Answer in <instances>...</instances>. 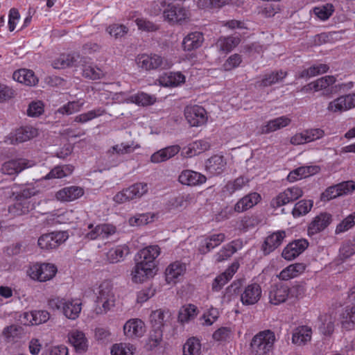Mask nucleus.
I'll return each instance as SVG.
<instances>
[{
	"label": "nucleus",
	"instance_id": "nucleus-1",
	"mask_svg": "<svg viewBox=\"0 0 355 355\" xmlns=\"http://www.w3.org/2000/svg\"><path fill=\"white\" fill-rule=\"evenodd\" d=\"M159 254L160 248L158 245H150L139 251L135 257L137 263L132 271L134 282H142L146 277L153 275L155 260Z\"/></svg>",
	"mask_w": 355,
	"mask_h": 355
},
{
	"label": "nucleus",
	"instance_id": "nucleus-2",
	"mask_svg": "<svg viewBox=\"0 0 355 355\" xmlns=\"http://www.w3.org/2000/svg\"><path fill=\"white\" fill-rule=\"evenodd\" d=\"M49 308L60 311L66 318L75 320L78 318L82 309V303L78 300L55 297L48 301Z\"/></svg>",
	"mask_w": 355,
	"mask_h": 355
},
{
	"label": "nucleus",
	"instance_id": "nucleus-3",
	"mask_svg": "<svg viewBox=\"0 0 355 355\" xmlns=\"http://www.w3.org/2000/svg\"><path fill=\"white\" fill-rule=\"evenodd\" d=\"M135 61L138 67L146 71L167 69L173 64L171 60L155 53L138 55Z\"/></svg>",
	"mask_w": 355,
	"mask_h": 355
},
{
	"label": "nucleus",
	"instance_id": "nucleus-4",
	"mask_svg": "<svg viewBox=\"0 0 355 355\" xmlns=\"http://www.w3.org/2000/svg\"><path fill=\"white\" fill-rule=\"evenodd\" d=\"M275 340V334L270 330L260 331L250 343L251 352L254 355H266L272 349Z\"/></svg>",
	"mask_w": 355,
	"mask_h": 355
},
{
	"label": "nucleus",
	"instance_id": "nucleus-5",
	"mask_svg": "<svg viewBox=\"0 0 355 355\" xmlns=\"http://www.w3.org/2000/svg\"><path fill=\"white\" fill-rule=\"evenodd\" d=\"M96 304L95 310L98 314L106 313L114 305V295L110 282L101 284Z\"/></svg>",
	"mask_w": 355,
	"mask_h": 355
},
{
	"label": "nucleus",
	"instance_id": "nucleus-6",
	"mask_svg": "<svg viewBox=\"0 0 355 355\" xmlns=\"http://www.w3.org/2000/svg\"><path fill=\"white\" fill-rule=\"evenodd\" d=\"M148 190V187L146 183L137 182L118 192L114 196L113 200L116 203L121 204L135 198H141L147 193Z\"/></svg>",
	"mask_w": 355,
	"mask_h": 355
},
{
	"label": "nucleus",
	"instance_id": "nucleus-7",
	"mask_svg": "<svg viewBox=\"0 0 355 355\" xmlns=\"http://www.w3.org/2000/svg\"><path fill=\"white\" fill-rule=\"evenodd\" d=\"M67 232H53L42 234L38 239V245L43 250H53L58 248L68 239Z\"/></svg>",
	"mask_w": 355,
	"mask_h": 355
},
{
	"label": "nucleus",
	"instance_id": "nucleus-8",
	"mask_svg": "<svg viewBox=\"0 0 355 355\" xmlns=\"http://www.w3.org/2000/svg\"><path fill=\"white\" fill-rule=\"evenodd\" d=\"M87 63V58L82 57L78 53H62L53 61L52 66L55 69H65L72 67L84 66Z\"/></svg>",
	"mask_w": 355,
	"mask_h": 355
},
{
	"label": "nucleus",
	"instance_id": "nucleus-9",
	"mask_svg": "<svg viewBox=\"0 0 355 355\" xmlns=\"http://www.w3.org/2000/svg\"><path fill=\"white\" fill-rule=\"evenodd\" d=\"M57 272V268L51 263H36L30 268V277L40 282L52 279Z\"/></svg>",
	"mask_w": 355,
	"mask_h": 355
},
{
	"label": "nucleus",
	"instance_id": "nucleus-10",
	"mask_svg": "<svg viewBox=\"0 0 355 355\" xmlns=\"http://www.w3.org/2000/svg\"><path fill=\"white\" fill-rule=\"evenodd\" d=\"M302 195L303 191L300 187H293L288 188L272 199L270 205L272 207L276 209L297 200Z\"/></svg>",
	"mask_w": 355,
	"mask_h": 355
},
{
	"label": "nucleus",
	"instance_id": "nucleus-11",
	"mask_svg": "<svg viewBox=\"0 0 355 355\" xmlns=\"http://www.w3.org/2000/svg\"><path fill=\"white\" fill-rule=\"evenodd\" d=\"M355 189L353 181H347L328 187L321 195V200L329 201L343 194H347Z\"/></svg>",
	"mask_w": 355,
	"mask_h": 355
},
{
	"label": "nucleus",
	"instance_id": "nucleus-12",
	"mask_svg": "<svg viewBox=\"0 0 355 355\" xmlns=\"http://www.w3.org/2000/svg\"><path fill=\"white\" fill-rule=\"evenodd\" d=\"M184 116L191 126L202 125L207 119L205 110L198 105L187 106L184 110Z\"/></svg>",
	"mask_w": 355,
	"mask_h": 355
},
{
	"label": "nucleus",
	"instance_id": "nucleus-13",
	"mask_svg": "<svg viewBox=\"0 0 355 355\" xmlns=\"http://www.w3.org/2000/svg\"><path fill=\"white\" fill-rule=\"evenodd\" d=\"M164 17L172 23H180L189 17V11L179 5L168 4L164 11Z\"/></svg>",
	"mask_w": 355,
	"mask_h": 355
},
{
	"label": "nucleus",
	"instance_id": "nucleus-14",
	"mask_svg": "<svg viewBox=\"0 0 355 355\" xmlns=\"http://www.w3.org/2000/svg\"><path fill=\"white\" fill-rule=\"evenodd\" d=\"M309 246L306 239H300L289 243L283 250L282 256L286 260L291 261L302 254Z\"/></svg>",
	"mask_w": 355,
	"mask_h": 355
},
{
	"label": "nucleus",
	"instance_id": "nucleus-15",
	"mask_svg": "<svg viewBox=\"0 0 355 355\" xmlns=\"http://www.w3.org/2000/svg\"><path fill=\"white\" fill-rule=\"evenodd\" d=\"M88 228L91 230L86 234V238L90 240L107 239L116 232V227L107 223L100 224L95 227H93L92 224H89Z\"/></svg>",
	"mask_w": 355,
	"mask_h": 355
},
{
	"label": "nucleus",
	"instance_id": "nucleus-16",
	"mask_svg": "<svg viewBox=\"0 0 355 355\" xmlns=\"http://www.w3.org/2000/svg\"><path fill=\"white\" fill-rule=\"evenodd\" d=\"M355 107V93L341 96L331 101L327 110L332 112H342Z\"/></svg>",
	"mask_w": 355,
	"mask_h": 355
},
{
	"label": "nucleus",
	"instance_id": "nucleus-17",
	"mask_svg": "<svg viewBox=\"0 0 355 355\" xmlns=\"http://www.w3.org/2000/svg\"><path fill=\"white\" fill-rule=\"evenodd\" d=\"M261 288L259 284L253 283L248 285L241 293V302L245 306L257 304L261 297Z\"/></svg>",
	"mask_w": 355,
	"mask_h": 355
},
{
	"label": "nucleus",
	"instance_id": "nucleus-18",
	"mask_svg": "<svg viewBox=\"0 0 355 355\" xmlns=\"http://www.w3.org/2000/svg\"><path fill=\"white\" fill-rule=\"evenodd\" d=\"M124 334L130 338L141 337L145 331L144 322L138 318L130 319L123 325Z\"/></svg>",
	"mask_w": 355,
	"mask_h": 355
},
{
	"label": "nucleus",
	"instance_id": "nucleus-19",
	"mask_svg": "<svg viewBox=\"0 0 355 355\" xmlns=\"http://www.w3.org/2000/svg\"><path fill=\"white\" fill-rule=\"evenodd\" d=\"M16 201L8 207V213L11 216H19L28 214L35 209V202L31 200H20L15 197Z\"/></svg>",
	"mask_w": 355,
	"mask_h": 355
},
{
	"label": "nucleus",
	"instance_id": "nucleus-20",
	"mask_svg": "<svg viewBox=\"0 0 355 355\" xmlns=\"http://www.w3.org/2000/svg\"><path fill=\"white\" fill-rule=\"evenodd\" d=\"M289 287L284 284L271 286L269 291L270 302L274 305H279L287 300L289 296Z\"/></svg>",
	"mask_w": 355,
	"mask_h": 355
},
{
	"label": "nucleus",
	"instance_id": "nucleus-21",
	"mask_svg": "<svg viewBox=\"0 0 355 355\" xmlns=\"http://www.w3.org/2000/svg\"><path fill=\"white\" fill-rule=\"evenodd\" d=\"M178 180L182 184L198 186L205 183L207 178L198 172L192 170H184L179 175Z\"/></svg>",
	"mask_w": 355,
	"mask_h": 355
},
{
	"label": "nucleus",
	"instance_id": "nucleus-22",
	"mask_svg": "<svg viewBox=\"0 0 355 355\" xmlns=\"http://www.w3.org/2000/svg\"><path fill=\"white\" fill-rule=\"evenodd\" d=\"M331 222V215L327 212L320 213L309 223L308 233L309 235L315 234L324 230Z\"/></svg>",
	"mask_w": 355,
	"mask_h": 355
},
{
	"label": "nucleus",
	"instance_id": "nucleus-23",
	"mask_svg": "<svg viewBox=\"0 0 355 355\" xmlns=\"http://www.w3.org/2000/svg\"><path fill=\"white\" fill-rule=\"evenodd\" d=\"M38 130L32 125H24L17 128L12 136V144L23 143L37 137Z\"/></svg>",
	"mask_w": 355,
	"mask_h": 355
},
{
	"label": "nucleus",
	"instance_id": "nucleus-24",
	"mask_svg": "<svg viewBox=\"0 0 355 355\" xmlns=\"http://www.w3.org/2000/svg\"><path fill=\"white\" fill-rule=\"evenodd\" d=\"M285 236L286 232L284 230H279L269 235L262 245L264 254H268L277 248L282 244Z\"/></svg>",
	"mask_w": 355,
	"mask_h": 355
},
{
	"label": "nucleus",
	"instance_id": "nucleus-25",
	"mask_svg": "<svg viewBox=\"0 0 355 355\" xmlns=\"http://www.w3.org/2000/svg\"><path fill=\"white\" fill-rule=\"evenodd\" d=\"M261 200V196L257 192L250 193L241 198L234 205V209L241 213L253 207Z\"/></svg>",
	"mask_w": 355,
	"mask_h": 355
},
{
	"label": "nucleus",
	"instance_id": "nucleus-26",
	"mask_svg": "<svg viewBox=\"0 0 355 355\" xmlns=\"http://www.w3.org/2000/svg\"><path fill=\"white\" fill-rule=\"evenodd\" d=\"M226 166V162L223 155H215L206 161L205 169L213 175L221 174Z\"/></svg>",
	"mask_w": 355,
	"mask_h": 355
},
{
	"label": "nucleus",
	"instance_id": "nucleus-27",
	"mask_svg": "<svg viewBox=\"0 0 355 355\" xmlns=\"http://www.w3.org/2000/svg\"><path fill=\"white\" fill-rule=\"evenodd\" d=\"M159 83L162 86L174 87L185 82V76L181 72H167L161 76Z\"/></svg>",
	"mask_w": 355,
	"mask_h": 355
},
{
	"label": "nucleus",
	"instance_id": "nucleus-28",
	"mask_svg": "<svg viewBox=\"0 0 355 355\" xmlns=\"http://www.w3.org/2000/svg\"><path fill=\"white\" fill-rule=\"evenodd\" d=\"M28 164V162L24 159H12L3 163L1 170L4 174L15 175L28 168L29 166Z\"/></svg>",
	"mask_w": 355,
	"mask_h": 355
},
{
	"label": "nucleus",
	"instance_id": "nucleus-29",
	"mask_svg": "<svg viewBox=\"0 0 355 355\" xmlns=\"http://www.w3.org/2000/svg\"><path fill=\"white\" fill-rule=\"evenodd\" d=\"M203 42L204 37L201 32H192L184 38L182 47L184 51H191L200 48Z\"/></svg>",
	"mask_w": 355,
	"mask_h": 355
},
{
	"label": "nucleus",
	"instance_id": "nucleus-30",
	"mask_svg": "<svg viewBox=\"0 0 355 355\" xmlns=\"http://www.w3.org/2000/svg\"><path fill=\"white\" fill-rule=\"evenodd\" d=\"M83 189L79 187H68L59 190L55 197L60 201H73L83 195Z\"/></svg>",
	"mask_w": 355,
	"mask_h": 355
},
{
	"label": "nucleus",
	"instance_id": "nucleus-31",
	"mask_svg": "<svg viewBox=\"0 0 355 355\" xmlns=\"http://www.w3.org/2000/svg\"><path fill=\"white\" fill-rule=\"evenodd\" d=\"M225 236L223 233L214 234L205 238L200 244L199 250L206 254L224 241Z\"/></svg>",
	"mask_w": 355,
	"mask_h": 355
},
{
	"label": "nucleus",
	"instance_id": "nucleus-32",
	"mask_svg": "<svg viewBox=\"0 0 355 355\" xmlns=\"http://www.w3.org/2000/svg\"><path fill=\"white\" fill-rule=\"evenodd\" d=\"M171 313L168 311L158 309L153 311L150 315V321L153 329H162L169 321Z\"/></svg>",
	"mask_w": 355,
	"mask_h": 355
},
{
	"label": "nucleus",
	"instance_id": "nucleus-33",
	"mask_svg": "<svg viewBox=\"0 0 355 355\" xmlns=\"http://www.w3.org/2000/svg\"><path fill=\"white\" fill-rule=\"evenodd\" d=\"M13 79L28 86L35 85L38 79L32 70L21 69L13 73Z\"/></svg>",
	"mask_w": 355,
	"mask_h": 355
},
{
	"label": "nucleus",
	"instance_id": "nucleus-34",
	"mask_svg": "<svg viewBox=\"0 0 355 355\" xmlns=\"http://www.w3.org/2000/svg\"><path fill=\"white\" fill-rule=\"evenodd\" d=\"M241 42L237 36L220 37L216 43V47L219 52L227 53L232 51Z\"/></svg>",
	"mask_w": 355,
	"mask_h": 355
},
{
	"label": "nucleus",
	"instance_id": "nucleus-35",
	"mask_svg": "<svg viewBox=\"0 0 355 355\" xmlns=\"http://www.w3.org/2000/svg\"><path fill=\"white\" fill-rule=\"evenodd\" d=\"M69 341L74 347L76 352H85L88 347L85 334L78 330H73L69 334Z\"/></svg>",
	"mask_w": 355,
	"mask_h": 355
},
{
	"label": "nucleus",
	"instance_id": "nucleus-36",
	"mask_svg": "<svg viewBox=\"0 0 355 355\" xmlns=\"http://www.w3.org/2000/svg\"><path fill=\"white\" fill-rule=\"evenodd\" d=\"M290 123L291 119L286 116H279L272 120H270L266 125L261 127V133L268 134L275 132L288 125Z\"/></svg>",
	"mask_w": 355,
	"mask_h": 355
},
{
	"label": "nucleus",
	"instance_id": "nucleus-37",
	"mask_svg": "<svg viewBox=\"0 0 355 355\" xmlns=\"http://www.w3.org/2000/svg\"><path fill=\"white\" fill-rule=\"evenodd\" d=\"M186 270V265L180 261H175L171 263L165 271L166 280L171 283L175 282L180 276L182 275Z\"/></svg>",
	"mask_w": 355,
	"mask_h": 355
},
{
	"label": "nucleus",
	"instance_id": "nucleus-38",
	"mask_svg": "<svg viewBox=\"0 0 355 355\" xmlns=\"http://www.w3.org/2000/svg\"><path fill=\"white\" fill-rule=\"evenodd\" d=\"M311 328L307 326H302L297 328L293 334V343L299 345H304L311 338Z\"/></svg>",
	"mask_w": 355,
	"mask_h": 355
},
{
	"label": "nucleus",
	"instance_id": "nucleus-39",
	"mask_svg": "<svg viewBox=\"0 0 355 355\" xmlns=\"http://www.w3.org/2000/svg\"><path fill=\"white\" fill-rule=\"evenodd\" d=\"M305 270V265L297 263L291 264L282 270L279 273V278L282 280H288L294 278L301 274Z\"/></svg>",
	"mask_w": 355,
	"mask_h": 355
},
{
	"label": "nucleus",
	"instance_id": "nucleus-40",
	"mask_svg": "<svg viewBox=\"0 0 355 355\" xmlns=\"http://www.w3.org/2000/svg\"><path fill=\"white\" fill-rule=\"evenodd\" d=\"M129 254V248L126 245H118L110 249L107 253V261L111 263H118Z\"/></svg>",
	"mask_w": 355,
	"mask_h": 355
},
{
	"label": "nucleus",
	"instance_id": "nucleus-41",
	"mask_svg": "<svg viewBox=\"0 0 355 355\" xmlns=\"http://www.w3.org/2000/svg\"><path fill=\"white\" fill-rule=\"evenodd\" d=\"M156 101V98L144 92H139L130 96L128 98V102L135 103L141 106H148L153 105Z\"/></svg>",
	"mask_w": 355,
	"mask_h": 355
},
{
	"label": "nucleus",
	"instance_id": "nucleus-42",
	"mask_svg": "<svg viewBox=\"0 0 355 355\" xmlns=\"http://www.w3.org/2000/svg\"><path fill=\"white\" fill-rule=\"evenodd\" d=\"M198 314L197 307L193 304H188L182 306L178 314V320L182 322H187L193 320Z\"/></svg>",
	"mask_w": 355,
	"mask_h": 355
},
{
	"label": "nucleus",
	"instance_id": "nucleus-43",
	"mask_svg": "<svg viewBox=\"0 0 355 355\" xmlns=\"http://www.w3.org/2000/svg\"><path fill=\"white\" fill-rule=\"evenodd\" d=\"M286 76L287 72L282 70L266 74L261 80V85L263 87L270 86L282 81Z\"/></svg>",
	"mask_w": 355,
	"mask_h": 355
},
{
	"label": "nucleus",
	"instance_id": "nucleus-44",
	"mask_svg": "<svg viewBox=\"0 0 355 355\" xmlns=\"http://www.w3.org/2000/svg\"><path fill=\"white\" fill-rule=\"evenodd\" d=\"M313 202L312 200H302L299 202H297L295 205L294 208L292 210V214L295 218L300 217L304 215H306L308 214L312 207H313Z\"/></svg>",
	"mask_w": 355,
	"mask_h": 355
},
{
	"label": "nucleus",
	"instance_id": "nucleus-45",
	"mask_svg": "<svg viewBox=\"0 0 355 355\" xmlns=\"http://www.w3.org/2000/svg\"><path fill=\"white\" fill-rule=\"evenodd\" d=\"M183 355H201V345L196 338L188 339L183 347Z\"/></svg>",
	"mask_w": 355,
	"mask_h": 355
},
{
	"label": "nucleus",
	"instance_id": "nucleus-46",
	"mask_svg": "<svg viewBox=\"0 0 355 355\" xmlns=\"http://www.w3.org/2000/svg\"><path fill=\"white\" fill-rule=\"evenodd\" d=\"M139 148H140V146L139 144H135L134 141H132L130 144L121 143L120 144H116L112 146V149L110 150V152L118 155H125L130 154L134 152L135 149Z\"/></svg>",
	"mask_w": 355,
	"mask_h": 355
},
{
	"label": "nucleus",
	"instance_id": "nucleus-47",
	"mask_svg": "<svg viewBox=\"0 0 355 355\" xmlns=\"http://www.w3.org/2000/svg\"><path fill=\"white\" fill-rule=\"evenodd\" d=\"M336 81L334 76H325L314 81L315 91L328 89L331 92L332 86Z\"/></svg>",
	"mask_w": 355,
	"mask_h": 355
},
{
	"label": "nucleus",
	"instance_id": "nucleus-48",
	"mask_svg": "<svg viewBox=\"0 0 355 355\" xmlns=\"http://www.w3.org/2000/svg\"><path fill=\"white\" fill-rule=\"evenodd\" d=\"M85 102L82 100L68 102L58 110L59 113L62 114L70 115L79 112L83 106Z\"/></svg>",
	"mask_w": 355,
	"mask_h": 355
},
{
	"label": "nucleus",
	"instance_id": "nucleus-49",
	"mask_svg": "<svg viewBox=\"0 0 355 355\" xmlns=\"http://www.w3.org/2000/svg\"><path fill=\"white\" fill-rule=\"evenodd\" d=\"M155 214L152 213H144L135 215L129 219L130 225H144L154 221Z\"/></svg>",
	"mask_w": 355,
	"mask_h": 355
},
{
	"label": "nucleus",
	"instance_id": "nucleus-50",
	"mask_svg": "<svg viewBox=\"0 0 355 355\" xmlns=\"http://www.w3.org/2000/svg\"><path fill=\"white\" fill-rule=\"evenodd\" d=\"M105 112V110L102 108H98L96 110H90L87 112L76 116L74 119V121L77 123H84L98 116H102Z\"/></svg>",
	"mask_w": 355,
	"mask_h": 355
},
{
	"label": "nucleus",
	"instance_id": "nucleus-51",
	"mask_svg": "<svg viewBox=\"0 0 355 355\" xmlns=\"http://www.w3.org/2000/svg\"><path fill=\"white\" fill-rule=\"evenodd\" d=\"M163 336L162 329H152L147 340L146 347L148 350H153L162 341Z\"/></svg>",
	"mask_w": 355,
	"mask_h": 355
},
{
	"label": "nucleus",
	"instance_id": "nucleus-52",
	"mask_svg": "<svg viewBox=\"0 0 355 355\" xmlns=\"http://www.w3.org/2000/svg\"><path fill=\"white\" fill-rule=\"evenodd\" d=\"M355 225V211L345 218L337 225L335 234H339L347 232Z\"/></svg>",
	"mask_w": 355,
	"mask_h": 355
},
{
	"label": "nucleus",
	"instance_id": "nucleus-53",
	"mask_svg": "<svg viewBox=\"0 0 355 355\" xmlns=\"http://www.w3.org/2000/svg\"><path fill=\"white\" fill-rule=\"evenodd\" d=\"M39 191V189L34 185L28 184L21 187L15 197L20 200H30L32 196L37 195Z\"/></svg>",
	"mask_w": 355,
	"mask_h": 355
},
{
	"label": "nucleus",
	"instance_id": "nucleus-54",
	"mask_svg": "<svg viewBox=\"0 0 355 355\" xmlns=\"http://www.w3.org/2000/svg\"><path fill=\"white\" fill-rule=\"evenodd\" d=\"M135 348L126 343L114 344L111 349L112 355H133Z\"/></svg>",
	"mask_w": 355,
	"mask_h": 355
},
{
	"label": "nucleus",
	"instance_id": "nucleus-55",
	"mask_svg": "<svg viewBox=\"0 0 355 355\" xmlns=\"http://www.w3.org/2000/svg\"><path fill=\"white\" fill-rule=\"evenodd\" d=\"M321 324L319 326L320 332L324 335H330L334 329V320L331 315H324L320 317Z\"/></svg>",
	"mask_w": 355,
	"mask_h": 355
},
{
	"label": "nucleus",
	"instance_id": "nucleus-56",
	"mask_svg": "<svg viewBox=\"0 0 355 355\" xmlns=\"http://www.w3.org/2000/svg\"><path fill=\"white\" fill-rule=\"evenodd\" d=\"M249 182V180L243 176H240L235 179L234 181L228 182L225 189L230 194L234 193L236 191L241 189L245 185Z\"/></svg>",
	"mask_w": 355,
	"mask_h": 355
},
{
	"label": "nucleus",
	"instance_id": "nucleus-57",
	"mask_svg": "<svg viewBox=\"0 0 355 355\" xmlns=\"http://www.w3.org/2000/svg\"><path fill=\"white\" fill-rule=\"evenodd\" d=\"M334 11V6L331 3H327L320 7H315L313 10L315 15L323 21L329 19L333 14Z\"/></svg>",
	"mask_w": 355,
	"mask_h": 355
},
{
	"label": "nucleus",
	"instance_id": "nucleus-58",
	"mask_svg": "<svg viewBox=\"0 0 355 355\" xmlns=\"http://www.w3.org/2000/svg\"><path fill=\"white\" fill-rule=\"evenodd\" d=\"M23 329L21 327L16 324H12L5 327L3 330L2 335L4 338L10 341V338L19 337L21 334Z\"/></svg>",
	"mask_w": 355,
	"mask_h": 355
},
{
	"label": "nucleus",
	"instance_id": "nucleus-59",
	"mask_svg": "<svg viewBox=\"0 0 355 355\" xmlns=\"http://www.w3.org/2000/svg\"><path fill=\"white\" fill-rule=\"evenodd\" d=\"M355 254V243L350 241L344 243L339 250V257L344 261Z\"/></svg>",
	"mask_w": 355,
	"mask_h": 355
},
{
	"label": "nucleus",
	"instance_id": "nucleus-60",
	"mask_svg": "<svg viewBox=\"0 0 355 355\" xmlns=\"http://www.w3.org/2000/svg\"><path fill=\"white\" fill-rule=\"evenodd\" d=\"M83 70L84 77L92 80H98L103 77V73L100 69L92 66H85V64Z\"/></svg>",
	"mask_w": 355,
	"mask_h": 355
},
{
	"label": "nucleus",
	"instance_id": "nucleus-61",
	"mask_svg": "<svg viewBox=\"0 0 355 355\" xmlns=\"http://www.w3.org/2000/svg\"><path fill=\"white\" fill-rule=\"evenodd\" d=\"M44 112V105L42 101L31 102L27 109V114L31 117H37Z\"/></svg>",
	"mask_w": 355,
	"mask_h": 355
},
{
	"label": "nucleus",
	"instance_id": "nucleus-62",
	"mask_svg": "<svg viewBox=\"0 0 355 355\" xmlns=\"http://www.w3.org/2000/svg\"><path fill=\"white\" fill-rule=\"evenodd\" d=\"M231 278L230 272H224L216 277L212 283V290L214 291H219L224 285H225Z\"/></svg>",
	"mask_w": 355,
	"mask_h": 355
},
{
	"label": "nucleus",
	"instance_id": "nucleus-63",
	"mask_svg": "<svg viewBox=\"0 0 355 355\" xmlns=\"http://www.w3.org/2000/svg\"><path fill=\"white\" fill-rule=\"evenodd\" d=\"M33 322L32 325H38L47 322L50 318V314L45 310L33 311Z\"/></svg>",
	"mask_w": 355,
	"mask_h": 355
},
{
	"label": "nucleus",
	"instance_id": "nucleus-64",
	"mask_svg": "<svg viewBox=\"0 0 355 355\" xmlns=\"http://www.w3.org/2000/svg\"><path fill=\"white\" fill-rule=\"evenodd\" d=\"M241 62V55L237 53H234L227 58V60L223 64V67L225 71H230L232 69L239 67Z\"/></svg>",
	"mask_w": 355,
	"mask_h": 355
}]
</instances>
